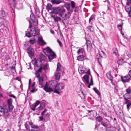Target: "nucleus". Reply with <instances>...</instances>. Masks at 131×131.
<instances>
[{
  "instance_id": "bf43d9fd",
  "label": "nucleus",
  "mask_w": 131,
  "mask_h": 131,
  "mask_svg": "<svg viewBox=\"0 0 131 131\" xmlns=\"http://www.w3.org/2000/svg\"><path fill=\"white\" fill-rule=\"evenodd\" d=\"M31 79H30L29 80V82L28 88H30V84L31 83Z\"/></svg>"
},
{
  "instance_id": "a878e982",
  "label": "nucleus",
  "mask_w": 131,
  "mask_h": 131,
  "mask_svg": "<svg viewBox=\"0 0 131 131\" xmlns=\"http://www.w3.org/2000/svg\"><path fill=\"white\" fill-rule=\"evenodd\" d=\"M124 97L125 100V102L126 104L131 103L128 99H130L131 97L124 96Z\"/></svg>"
},
{
  "instance_id": "de8ad7c7",
  "label": "nucleus",
  "mask_w": 131,
  "mask_h": 131,
  "mask_svg": "<svg viewBox=\"0 0 131 131\" xmlns=\"http://www.w3.org/2000/svg\"><path fill=\"white\" fill-rule=\"evenodd\" d=\"M105 53L102 51H101L100 53V56L102 58L103 56H105Z\"/></svg>"
},
{
  "instance_id": "b1692460",
  "label": "nucleus",
  "mask_w": 131,
  "mask_h": 131,
  "mask_svg": "<svg viewBox=\"0 0 131 131\" xmlns=\"http://www.w3.org/2000/svg\"><path fill=\"white\" fill-rule=\"evenodd\" d=\"M89 76L88 75H85L83 77V78L87 84H89Z\"/></svg>"
},
{
  "instance_id": "cd10ccee",
  "label": "nucleus",
  "mask_w": 131,
  "mask_h": 131,
  "mask_svg": "<svg viewBox=\"0 0 131 131\" xmlns=\"http://www.w3.org/2000/svg\"><path fill=\"white\" fill-rule=\"evenodd\" d=\"M52 5L50 4H47V6H46V8L48 10H51V11L53 10V9L54 8H52Z\"/></svg>"
},
{
  "instance_id": "2f4dec72",
  "label": "nucleus",
  "mask_w": 131,
  "mask_h": 131,
  "mask_svg": "<svg viewBox=\"0 0 131 131\" xmlns=\"http://www.w3.org/2000/svg\"><path fill=\"white\" fill-rule=\"evenodd\" d=\"M54 21L55 22H58L60 21L61 20V18L59 17L56 16L54 17Z\"/></svg>"
},
{
  "instance_id": "bb28decb",
  "label": "nucleus",
  "mask_w": 131,
  "mask_h": 131,
  "mask_svg": "<svg viewBox=\"0 0 131 131\" xmlns=\"http://www.w3.org/2000/svg\"><path fill=\"white\" fill-rule=\"evenodd\" d=\"M84 67H79L78 68V71L80 73H82L84 72Z\"/></svg>"
},
{
  "instance_id": "aec40b11",
  "label": "nucleus",
  "mask_w": 131,
  "mask_h": 131,
  "mask_svg": "<svg viewBox=\"0 0 131 131\" xmlns=\"http://www.w3.org/2000/svg\"><path fill=\"white\" fill-rule=\"evenodd\" d=\"M48 68V64L47 62L44 64H41V71L42 70H45L47 69Z\"/></svg>"
},
{
  "instance_id": "c03bdc74",
  "label": "nucleus",
  "mask_w": 131,
  "mask_h": 131,
  "mask_svg": "<svg viewBox=\"0 0 131 131\" xmlns=\"http://www.w3.org/2000/svg\"><path fill=\"white\" fill-rule=\"evenodd\" d=\"M70 16V14L69 13L63 15L64 18H66L67 19H68Z\"/></svg>"
},
{
  "instance_id": "5701e85b",
  "label": "nucleus",
  "mask_w": 131,
  "mask_h": 131,
  "mask_svg": "<svg viewBox=\"0 0 131 131\" xmlns=\"http://www.w3.org/2000/svg\"><path fill=\"white\" fill-rule=\"evenodd\" d=\"M35 14L36 16L38 18H40V16L39 15L40 13V11L38 8H36L35 9Z\"/></svg>"
},
{
  "instance_id": "49530a36",
  "label": "nucleus",
  "mask_w": 131,
  "mask_h": 131,
  "mask_svg": "<svg viewBox=\"0 0 131 131\" xmlns=\"http://www.w3.org/2000/svg\"><path fill=\"white\" fill-rule=\"evenodd\" d=\"M46 44V43L44 41L42 37H41V46H43Z\"/></svg>"
},
{
  "instance_id": "473e14b6",
  "label": "nucleus",
  "mask_w": 131,
  "mask_h": 131,
  "mask_svg": "<svg viewBox=\"0 0 131 131\" xmlns=\"http://www.w3.org/2000/svg\"><path fill=\"white\" fill-rule=\"evenodd\" d=\"M95 18V16L94 15H92L89 18V23L90 24L92 23V21H93V19Z\"/></svg>"
},
{
  "instance_id": "f3484780",
  "label": "nucleus",
  "mask_w": 131,
  "mask_h": 131,
  "mask_svg": "<svg viewBox=\"0 0 131 131\" xmlns=\"http://www.w3.org/2000/svg\"><path fill=\"white\" fill-rule=\"evenodd\" d=\"M86 59L85 56L83 55H80L78 56L77 57V60L79 61H84Z\"/></svg>"
},
{
  "instance_id": "f704fd0d",
  "label": "nucleus",
  "mask_w": 131,
  "mask_h": 131,
  "mask_svg": "<svg viewBox=\"0 0 131 131\" xmlns=\"http://www.w3.org/2000/svg\"><path fill=\"white\" fill-rule=\"evenodd\" d=\"M93 90L95 91V92L98 94V95L99 96H101V94L100 92L96 88L94 87L93 88Z\"/></svg>"
},
{
  "instance_id": "338daca9",
  "label": "nucleus",
  "mask_w": 131,
  "mask_h": 131,
  "mask_svg": "<svg viewBox=\"0 0 131 131\" xmlns=\"http://www.w3.org/2000/svg\"><path fill=\"white\" fill-rule=\"evenodd\" d=\"M110 80L111 81V83H112V84L113 85H115V84H114V83L113 82V79Z\"/></svg>"
},
{
  "instance_id": "4c0bfd02",
  "label": "nucleus",
  "mask_w": 131,
  "mask_h": 131,
  "mask_svg": "<svg viewBox=\"0 0 131 131\" xmlns=\"http://www.w3.org/2000/svg\"><path fill=\"white\" fill-rule=\"evenodd\" d=\"M71 7L72 9H73L75 8H76L75 7L76 4L74 1H71Z\"/></svg>"
},
{
  "instance_id": "ea45409f",
  "label": "nucleus",
  "mask_w": 131,
  "mask_h": 131,
  "mask_svg": "<svg viewBox=\"0 0 131 131\" xmlns=\"http://www.w3.org/2000/svg\"><path fill=\"white\" fill-rule=\"evenodd\" d=\"M106 131H115L114 128L112 127H108L107 128Z\"/></svg>"
},
{
  "instance_id": "58836bf2",
  "label": "nucleus",
  "mask_w": 131,
  "mask_h": 131,
  "mask_svg": "<svg viewBox=\"0 0 131 131\" xmlns=\"http://www.w3.org/2000/svg\"><path fill=\"white\" fill-rule=\"evenodd\" d=\"M61 65L60 63L58 62L57 65V71H60L61 69Z\"/></svg>"
},
{
  "instance_id": "ddd939ff",
  "label": "nucleus",
  "mask_w": 131,
  "mask_h": 131,
  "mask_svg": "<svg viewBox=\"0 0 131 131\" xmlns=\"http://www.w3.org/2000/svg\"><path fill=\"white\" fill-rule=\"evenodd\" d=\"M109 122L108 120L104 118L103 120L101 122V124L105 127H107L108 126V123Z\"/></svg>"
},
{
  "instance_id": "dca6fc26",
  "label": "nucleus",
  "mask_w": 131,
  "mask_h": 131,
  "mask_svg": "<svg viewBox=\"0 0 131 131\" xmlns=\"http://www.w3.org/2000/svg\"><path fill=\"white\" fill-rule=\"evenodd\" d=\"M27 52L30 56H32L34 55V50L31 47H29L28 48Z\"/></svg>"
},
{
  "instance_id": "5fc2aeb1",
  "label": "nucleus",
  "mask_w": 131,
  "mask_h": 131,
  "mask_svg": "<svg viewBox=\"0 0 131 131\" xmlns=\"http://www.w3.org/2000/svg\"><path fill=\"white\" fill-rule=\"evenodd\" d=\"M47 110L46 109H45L44 110L41 112V115L43 116L44 115L45 113L46 112Z\"/></svg>"
},
{
  "instance_id": "f03ea898",
  "label": "nucleus",
  "mask_w": 131,
  "mask_h": 131,
  "mask_svg": "<svg viewBox=\"0 0 131 131\" xmlns=\"http://www.w3.org/2000/svg\"><path fill=\"white\" fill-rule=\"evenodd\" d=\"M43 52L44 54L48 56V53L50 54L48 56L49 61L51 62L52 60L56 57V56L55 52L48 46L43 49Z\"/></svg>"
},
{
  "instance_id": "7c9ffc66",
  "label": "nucleus",
  "mask_w": 131,
  "mask_h": 131,
  "mask_svg": "<svg viewBox=\"0 0 131 131\" xmlns=\"http://www.w3.org/2000/svg\"><path fill=\"white\" fill-rule=\"evenodd\" d=\"M78 94L82 99H84L85 98L86 95L84 94L82 92H81Z\"/></svg>"
},
{
  "instance_id": "1a4fd4ad",
  "label": "nucleus",
  "mask_w": 131,
  "mask_h": 131,
  "mask_svg": "<svg viewBox=\"0 0 131 131\" xmlns=\"http://www.w3.org/2000/svg\"><path fill=\"white\" fill-rule=\"evenodd\" d=\"M41 72V68L40 69L36 70L35 71V74L36 77L38 79L39 83L40 85H41V77L40 75L39 72Z\"/></svg>"
},
{
  "instance_id": "774afa93",
  "label": "nucleus",
  "mask_w": 131,
  "mask_h": 131,
  "mask_svg": "<svg viewBox=\"0 0 131 131\" xmlns=\"http://www.w3.org/2000/svg\"><path fill=\"white\" fill-rule=\"evenodd\" d=\"M81 49H79V50L77 51V53H78V54H79L81 52Z\"/></svg>"
},
{
  "instance_id": "39448f33",
  "label": "nucleus",
  "mask_w": 131,
  "mask_h": 131,
  "mask_svg": "<svg viewBox=\"0 0 131 131\" xmlns=\"http://www.w3.org/2000/svg\"><path fill=\"white\" fill-rule=\"evenodd\" d=\"M65 12V10L63 8H61L55 7L51 12L52 13L58 14L62 18H64L63 15Z\"/></svg>"
},
{
  "instance_id": "37998d69",
  "label": "nucleus",
  "mask_w": 131,
  "mask_h": 131,
  "mask_svg": "<svg viewBox=\"0 0 131 131\" xmlns=\"http://www.w3.org/2000/svg\"><path fill=\"white\" fill-rule=\"evenodd\" d=\"M123 22H122V24L120 25H117V28L119 30H122V27L123 26Z\"/></svg>"
},
{
  "instance_id": "603ef678",
  "label": "nucleus",
  "mask_w": 131,
  "mask_h": 131,
  "mask_svg": "<svg viewBox=\"0 0 131 131\" xmlns=\"http://www.w3.org/2000/svg\"><path fill=\"white\" fill-rule=\"evenodd\" d=\"M31 127L32 128L35 129L38 128L39 127L37 125H33L31 126Z\"/></svg>"
},
{
  "instance_id": "0eeeda50",
  "label": "nucleus",
  "mask_w": 131,
  "mask_h": 131,
  "mask_svg": "<svg viewBox=\"0 0 131 131\" xmlns=\"http://www.w3.org/2000/svg\"><path fill=\"white\" fill-rule=\"evenodd\" d=\"M64 84L63 83H60L57 84L56 88L55 89L54 92L59 94H60L59 90H60L64 89Z\"/></svg>"
},
{
  "instance_id": "6e6552de",
  "label": "nucleus",
  "mask_w": 131,
  "mask_h": 131,
  "mask_svg": "<svg viewBox=\"0 0 131 131\" xmlns=\"http://www.w3.org/2000/svg\"><path fill=\"white\" fill-rule=\"evenodd\" d=\"M121 81L124 83L128 82L131 80V78L128 75L124 76H121Z\"/></svg>"
},
{
  "instance_id": "20e7f679",
  "label": "nucleus",
  "mask_w": 131,
  "mask_h": 131,
  "mask_svg": "<svg viewBox=\"0 0 131 131\" xmlns=\"http://www.w3.org/2000/svg\"><path fill=\"white\" fill-rule=\"evenodd\" d=\"M30 32H27L26 34V36L28 37H31V35L33 36H38L39 34L40 31L37 28H35L34 27L30 29Z\"/></svg>"
},
{
  "instance_id": "0e129e2a",
  "label": "nucleus",
  "mask_w": 131,
  "mask_h": 131,
  "mask_svg": "<svg viewBox=\"0 0 131 131\" xmlns=\"http://www.w3.org/2000/svg\"><path fill=\"white\" fill-rule=\"evenodd\" d=\"M129 76L131 78V70H130L128 73V74Z\"/></svg>"
},
{
  "instance_id": "c756f323",
  "label": "nucleus",
  "mask_w": 131,
  "mask_h": 131,
  "mask_svg": "<svg viewBox=\"0 0 131 131\" xmlns=\"http://www.w3.org/2000/svg\"><path fill=\"white\" fill-rule=\"evenodd\" d=\"M106 75L107 78L109 79V80L113 79V77L111 75V72L110 71H109L107 73Z\"/></svg>"
},
{
  "instance_id": "4d7b16f0",
  "label": "nucleus",
  "mask_w": 131,
  "mask_h": 131,
  "mask_svg": "<svg viewBox=\"0 0 131 131\" xmlns=\"http://www.w3.org/2000/svg\"><path fill=\"white\" fill-rule=\"evenodd\" d=\"M57 41L61 47L62 46V44L60 41L59 40H57Z\"/></svg>"
},
{
  "instance_id": "6ab92c4d",
  "label": "nucleus",
  "mask_w": 131,
  "mask_h": 131,
  "mask_svg": "<svg viewBox=\"0 0 131 131\" xmlns=\"http://www.w3.org/2000/svg\"><path fill=\"white\" fill-rule=\"evenodd\" d=\"M0 15L3 17H5L8 15V14L5 11L1 10L0 11Z\"/></svg>"
},
{
  "instance_id": "393cba45",
  "label": "nucleus",
  "mask_w": 131,
  "mask_h": 131,
  "mask_svg": "<svg viewBox=\"0 0 131 131\" xmlns=\"http://www.w3.org/2000/svg\"><path fill=\"white\" fill-rule=\"evenodd\" d=\"M47 79V77L45 74H42L41 75V87H42V83H43V82Z\"/></svg>"
},
{
  "instance_id": "e433bc0d",
  "label": "nucleus",
  "mask_w": 131,
  "mask_h": 131,
  "mask_svg": "<svg viewBox=\"0 0 131 131\" xmlns=\"http://www.w3.org/2000/svg\"><path fill=\"white\" fill-rule=\"evenodd\" d=\"M87 50L90 51L93 49L92 45H87Z\"/></svg>"
},
{
  "instance_id": "052dcab7",
  "label": "nucleus",
  "mask_w": 131,
  "mask_h": 131,
  "mask_svg": "<svg viewBox=\"0 0 131 131\" xmlns=\"http://www.w3.org/2000/svg\"><path fill=\"white\" fill-rule=\"evenodd\" d=\"M21 125V123H20V121L19 120L18 122V126L20 128Z\"/></svg>"
},
{
  "instance_id": "09e8293b",
  "label": "nucleus",
  "mask_w": 131,
  "mask_h": 131,
  "mask_svg": "<svg viewBox=\"0 0 131 131\" xmlns=\"http://www.w3.org/2000/svg\"><path fill=\"white\" fill-rule=\"evenodd\" d=\"M46 58V57L41 54V61L45 60Z\"/></svg>"
},
{
  "instance_id": "9b49d317",
  "label": "nucleus",
  "mask_w": 131,
  "mask_h": 131,
  "mask_svg": "<svg viewBox=\"0 0 131 131\" xmlns=\"http://www.w3.org/2000/svg\"><path fill=\"white\" fill-rule=\"evenodd\" d=\"M126 93H125L124 96L131 97V89L130 87L126 90Z\"/></svg>"
},
{
  "instance_id": "72a5a7b5",
  "label": "nucleus",
  "mask_w": 131,
  "mask_h": 131,
  "mask_svg": "<svg viewBox=\"0 0 131 131\" xmlns=\"http://www.w3.org/2000/svg\"><path fill=\"white\" fill-rule=\"evenodd\" d=\"M88 30L90 32H93L94 31L93 27L91 26H89L87 27Z\"/></svg>"
},
{
  "instance_id": "680f3d73",
  "label": "nucleus",
  "mask_w": 131,
  "mask_h": 131,
  "mask_svg": "<svg viewBox=\"0 0 131 131\" xmlns=\"http://www.w3.org/2000/svg\"><path fill=\"white\" fill-rule=\"evenodd\" d=\"M29 28H30L32 27V25H31V22L30 20L29 21Z\"/></svg>"
},
{
  "instance_id": "8fccbe9b",
  "label": "nucleus",
  "mask_w": 131,
  "mask_h": 131,
  "mask_svg": "<svg viewBox=\"0 0 131 131\" xmlns=\"http://www.w3.org/2000/svg\"><path fill=\"white\" fill-rule=\"evenodd\" d=\"M29 41L32 44H33L35 42V39H31Z\"/></svg>"
},
{
  "instance_id": "a211bd4d",
  "label": "nucleus",
  "mask_w": 131,
  "mask_h": 131,
  "mask_svg": "<svg viewBox=\"0 0 131 131\" xmlns=\"http://www.w3.org/2000/svg\"><path fill=\"white\" fill-rule=\"evenodd\" d=\"M40 103V102L39 100H37L35 103V104H34L33 105V108H31V109L32 110L35 111L36 109L35 108Z\"/></svg>"
},
{
  "instance_id": "7ed1b4c3",
  "label": "nucleus",
  "mask_w": 131,
  "mask_h": 131,
  "mask_svg": "<svg viewBox=\"0 0 131 131\" xmlns=\"http://www.w3.org/2000/svg\"><path fill=\"white\" fill-rule=\"evenodd\" d=\"M57 83L54 80H52L49 83V86H48V83L46 82L45 85L43 88L45 91L47 92H51L53 91L52 89L56 88Z\"/></svg>"
},
{
  "instance_id": "2eb2a0df",
  "label": "nucleus",
  "mask_w": 131,
  "mask_h": 131,
  "mask_svg": "<svg viewBox=\"0 0 131 131\" xmlns=\"http://www.w3.org/2000/svg\"><path fill=\"white\" fill-rule=\"evenodd\" d=\"M85 73H87V74H89L91 76V79L90 83H89V84H89V85L88 86V87L89 88H90V86L91 85H93V79L92 78V77L91 75L90 74V69H89L87 71V72H85Z\"/></svg>"
},
{
  "instance_id": "c85d7f7f",
  "label": "nucleus",
  "mask_w": 131,
  "mask_h": 131,
  "mask_svg": "<svg viewBox=\"0 0 131 131\" xmlns=\"http://www.w3.org/2000/svg\"><path fill=\"white\" fill-rule=\"evenodd\" d=\"M65 6L68 11H72L71 9H70V4L68 3H67L65 4Z\"/></svg>"
},
{
  "instance_id": "e2e57ef3",
  "label": "nucleus",
  "mask_w": 131,
  "mask_h": 131,
  "mask_svg": "<svg viewBox=\"0 0 131 131\" xmlns=\"http://www.w3.org/2000/svg\"><path fill=\"white\" fill-rule=\"evenodd\" d=\"M86 44L87 45H91V43L90 42L89 40H88L87 41V42H86Z\"/></svg>"
},
{
  "instance_id": "6e6d98bb",
  "label": "nucleus",
  "mask_w": 131,
  "mask_h": 131,
  "mask_svg": "<svg viewBox=\"0 0 131 131\" xmlns=\"http://www.w3.org/2000/svg\"><path fill=\"white\" fill-rule=\"evenodd\" d=\"M25 127L26 128V129H29V125L26 123L25 124Z\"/></svg>"
},
{
  "instance_id": "79ce46f5",
  "label": "nucleus",
  "mask_w": 131,
  "mask_h": 131,
  "mask_svg": "<svg viewBox=\"0 0 131 131\" xmlns=\"http://www.w3.org/2000/svg\"><path fill=\"white\" fill-rule=\"evenodd\" d=\"M96 120L99 122H100L102 120V118L101 116H99L96 118Z\"/></svg>"
},
{
  "instance_id": "864d4df0",
  "label": "nucleus",
  "mask_w": 131,
  "mask_h": 131,
  "mask_svg": "<svg viewBox=\"0 0 131 131\" xmlns=\"http://www.w3.org/2000/svg\"><path fill=\"white\" fill-rule=\"evenodd\" d=\"M131 106V103H128L127 104V108L128 110H129L130 109V107Z\"/></svg>"
},
{
  "instance_id": "f257e3e1",
  "label": "nucleus",
  "mask_w": 131,
  "mask_h": 131,
  "mask_svg": "<svg viewBox=\"0 0 131 131\" xmlns=\"http://www.w3.org/2000/svg\"><path fill=\"white\" fill-rule=\"evenodd\" d=\"M12 100L11 99H8L7 101V107L4 106L2 107L0 106V112H3L4 116L7 117L9 114V112L11 111L13 109L14 106L12 105Z\"/></svg>"
},
{
  "instance_id": "13d9d810",
  "label": "nucleus",
  "mask_w": 131,
  "mask_h": 131,
  "mask_svg": "<svg viewBox=\"0 0 131 131\" xmlns=\"http://www.w3.org/2000/svg\"><path fill=\"white\" fill-rule=\"evenodd\" d=\"M115 127L117 129L118 131H119L120 130V128L119 125L116 126Z\"/></svg>"
},
{
  "instance_id": "69168bd1",
  "label": "nucleus",
  "mask_w": 131,
  "mask_h": 131,
  "mask_svg": "<svg viewBox=\"0 0 131 131\" xmlns=\"http://www.w3.org/2000/svg\"><path fill=\"white\" fill-rule=\"evenodd\" d=\"M16 79L19 81H20L21 80L19 77H17L16 78Z\"/></svg>"
},
{
  "instance_id": "3c124183",
  "label": "nucleus",
  "mask_w": 131,
  "mask_h": 131,
  "mask_svg": "<svg viewBox=\"0 0 131 131\" xmlns=\"http://www.w3.org/2000/svg\"><path fill=\"white\" fill-rule=\"evenodd\" d=\"M45 103L44 101H42L41 102V107H44L45 106ZM43 109V108L41 107V110Z\"/></svg>"
},
{
  "instance_id": "f8f14e48",
  "label": "nucleus",
  "mask_w": 131,
  "mask_h": 131,
  "mask_svg": "<svg viewBox=\"0 0 131 131\" xmlns=\"http://www.w3.org/2000/svg\"><path fill=\"white\" fill-rule=\"evenodd\" d=\"M50 113H47L45 115L42 116H41V121L44 120L46 122L48 120L49 116L50 115Z\"/></svg>"
},
{
  "instance_id": "a18cd8bd",
  "label": "nucleus",
  "mask_w": 131,
  "mask_h": 131,
  "mask_svg": "<svg viewBox=\"0 0 131 131\" xmlns=\"http://www.w3.org/2000/svg\"><path fill=\"white\" fill-rule=\"evenodd\" d=\"M37 43L40 45H41V37H38V40L37 41Z\"/></svg>"
},
{
  "instance_id": "a19ab883",
  "label": "nucleus",
  "mask_w": 131,
  "mask_h": 131,
  "mask_svg": "<svg viewBox=\"0 0 131 131\" xmlns=\"http://www.w3.org/2000/svg\"><path fill=\"white\" fill-rule=\"evenodd\" d=\"M88 111L89 113H91V114L93 115H94L96 113V111L94 110H88Z\"/></svg>"
},
{
  "instance_id": "9d476101",
  "label": "nucleus",
  "mask_w": 131,
  "mask_h": 131,
  "mask_svg": "<svg viewBox=\"0 0 131 131\" xmlns=\"http://www.w3.org/2000/svg\"><path fill=\"white\" fill-rule=\"evenodd\" d=\"M30 18L32 21L33 24L35 25H36L38 24V21L37 19H35L34 14H31L30 15Z\"/></svg>"
},
{
  "instance_id": "423d86ee",
  "label": "nucleus",
  "mask_w": 131,
  "mask_h": 131,
  "mask_svg": "<svg viewBox=\"0 0 131 131\" xmlns=\"http://www.w3.org/2000/svg\"><path fill=\"white\" fill-rule=\"evenodd\" d=\"M40 57L37 59L34 58V60H32V63L34 65L35 67H36L39 69L41 68V54H39Z\"/></svg>"
},
{
  "instance_id": "4468645a",
  "label": "nucleus",
  "mask_w": 131,
  "mask_h": 131,
  "mask_svg": "<svg viewBox=\"0 0 131 131\" xmlns=\"http://www.w3.org/2000/svg\"><path fill=\"white\" fill-rule=\"evenodd\" d=\"M130 2L128 1L126 3V5L125 7V10L126 11L128 12L131 10V5L130 4Z\"/></svg>"
},
{
  "instance_id": "c9c22d12",
  "label": "nucleus",
  "mask_w": 131,
  "mask_h": 131,
  "mask_svg": "<svg viewBox=\"0 0 131 131\" xmlns=\"http://www.w3.org/2000/svg\"><path fill=\"white\" fill-rule=\"evenodd\" d=\"M125 62L124 61V60L123 59H121L117 61V63L119 65H121L122 63H125Z\"/></svg>"
},
{
  "instance_id": "4be33fe9",
  "label": "nucleus",
  "mask_w": 131,
  "mask_h": 131,
  "mask_svg": "<svg viewBox=\"0 0 131 131\" xmlns=\"http://www.w3.org/2000/svg\"><path fill=\"white\" fill-rule=\"evenodd\" d=\"M55 79L56 80H59L60 77V73L58 72H56L55 73Z\"/></svg>"
},
{
  "instance_id": "412c9836",
  "label": "nucleus",
  "mask_w": 131,
  "mask_h": 131,
  "mask_svg": "<svg viewBox=\"0 0 131 131\" xmlns=\"http://www.w3.org/2000/svg\"><path fill=\"white\" fill-rule=\"evenodd\" d=\"M51 2L53 4H59L61 2V0H51Z\"/></svg>"
}]
</instances>
